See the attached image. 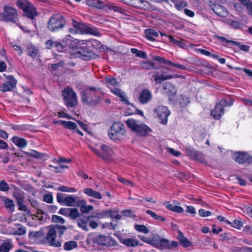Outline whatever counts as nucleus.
Returning a JSON list of instances; mask_svg holds the SVG:
<instances>
[{"instance_id": "nucleus-1", "label": "nucleus", "mask_w": 252, "mask_h": 252, "mask_svg": "<svg viewBox=\"0 0 252 252\" xmlns=\"http://www.w3.org/2000/svg\"><path fill=\"white\" fill-rule=\"evenodd\" d=\"M17 6L23 11V16L32 20V23L36 27V22L35 18L38 15L36 8L27 0H18Z\"/></svg>"}, {"instance_id": "nucleus-2", "label": "nucleus", "mask_w": 252, "mask_h": 252, "mask_svg": "<svg viewBox=\"0 0 252 252\" xmlns=\"http://www.w3.org/2000/svg\"><path fill=\"white\" fill-rule=\"evenodd\" d=\"M99 92L94 88L86 89L81 94V101L84 104L95 105L102 100Z\"/></svg>"}, {"instance_id": "nucleus-3", "label": "nucleus", "mask_w": 252, "mask_h": 252, "mask_svg": "<svg viewBox=\"0 0 252 252\" xmlns=\"http://www.w3.org/2000/svg\"><path fill=\"white\" fill-rule=\"evenodd\" d=\"M126 123L131 131L135 132L137 136H146L152 131L144 123H139L133 119H128Z\"/></svg>"}, {"instance_id": "nucleus-4", "label": "nucleus", "mask_w": 252, "mask_h": 252, "mask_svg": "<svg viewBox=\"0 0 252 252\" xmlns=\"http://www.w3.org/2000/svg\"><path fill=\"white\" fill-rule=\"evenodd\" d=\"M72 26L73 28H70L69 29V34L68 36L69 38L68 39L70 40V42L69 44V46L70 48L72 50L71 53L75 55L79 53V51L78 50L79 41L77 39L75 38L76 35L79 32V23L77 21L73 19Z\"/></svg>"}, {"instance_id": "nucleus-5", "label": "nucleus", "mask_w": 252, "mask_h": 252, "mask_svg": "<svg viewBox=\"0 0 252 252\" xmlns=\"http://www.w3.org/2000/svg\"><path fill=\"white\" fill-rule=\"evenodd\" d=\"M65 23L66 21L62 15L54 14L48 21L47 28L51 32H55L63 29Z\"/></svg>"}, {"instance_id": "nucleus-6", "label": "nucleus", "mask_w": 252, "mask_h": 252, "mask_svg": "<svg viewBox=\"0 0 252 252\" xmlns=\"http://www.w3.org/2000/svg\"><path fill=\"white\" fill-rule=\"evenodd\" d=\"M65 105L68 108L73 107L77 104L76 94L69 87L65 88L62 92Z\"/></svg>"}, {"instance_id": "nucleus-7", "label": "nucleus", "mask_w": 252, "mask_h": 252, "mask_svg": "<svg viewBox=\"0 0 252 252\" xmlns=\"http://www.w3.org/2000/svg\"><path fill=\"white\" fill-rule=\"evenodd\" d=\"M125 133L124 124L120 122H115L111 126V129L109 132V136L111 139L116 140L120 139Z\"/></svg>"}, {"instance_id": "nucleus-8", "label": "nucleus", "mask_w": 252, "mask_h": 252, "mask_svg": "<svg viewBox=\"0 0 252 252\" xmlns=\"http://www.w3.org/2000/svg\"><path fill=\"white\" fill-rule=\"evenodd\" d=\"M2 20L7 22L15 23L18 19V14L16 9L8 6L3 7V12L0 14Z\"/></svg>"}, {"instance_id": "nucleus-9", "label": "nucleus", "mask_w": 252, "mask_h": 252, "mask_svg": "<svg viewBox=\"0 0 252 252\" xmlns=\"http://www.w3.org/2000/svg\"><path fill=\"white\" fill-rule=\"evenodd\" d=\"M88 41V40H80V59L86 61L94 56L91 47L87 44Z\"/></svg>"}, {"instance_id": "nucleus-10", "label": "nucleus", "mask_w": 252, "mask_h": 252, "mask_svg": "<svg viewBox=\"0 0 252 252\" xmlns=\"http://www.w3.org/2000/svg\"><path fill=\"white\" fill-rule=\"evenodd\" d=\"M93 243L101 245L111 246L116 244V241L109 236H104L101 234L96 235L92 238Z\"/></svg>"}, {"instance_id": "nucleus-11", "label": "nucleus", "mask_w": 252, "mask_h": 252, "mask_svg": "<svg viewBox=\"0 0 252 252\" xmlns=\"http://www.w3.org/2000/svg\"><path fill=\"white\" fill-rule=\"evenodd\" d=\"M154 112L157 115L161 124L165 125L167 123V117L170 115V111L166 106H158L154 109Z\"/></svg>"}, {"instance_id": "nucleus-12", "label": "nucleus", "mask_w": 252, "mask_h": 252, "mask_svg": "<svg viewBox=\"0 0 252 252\" xmlns=\"http://www.w3.org/2000/svg\"><path fill=\"white\" fill-rule=\"evenodd\" d=\"M226 105V100L222 99L217 103L214 109L211 112V115L216 120H219L224 114V105Z\"/></svg>"}, {"instance_id": "nucleus-13", "label": "nucleus", "mask_w": 252, "mask_h": 252, "mask_svg": "<svg viewBox=\"0 0 252 252\" xmlns=\"http://www.w3.org/2000/svg\"><path fill=\"white\" fill-rule=\"evenodd\" d=\"M57 237L56 231L53 228L52 226H49V230L46 234V239L49 245L54 247H60L61 243L56 240Z\"/></svg>"}, {"instance_id": "nucleus-14", "label": "nucleus", "mask_w": 252, "mask_h": 252, "mask_svg": "<svg viewBox=\"0 0 252 252\" xmlns=\"http://www.w3.org/2000/svg\"><path fill=\"white\" fill-rule=\"evenodd\" d=\"M17 81L13 76H9L8 80L0 86V90L3 93L11 91L16 87Z\"/></svg>"}, {"instance_id": "nucleus-15", "label": "nucleus", "mask_w": 252, "mask_h": 252, "mask_svg": "<svg viewBox=\"0 0 252 252\" xmlns=\"http://www.w3.org/2000/svg\"><path fill=\"white\" fill-rule=\"evenodd\" d=\"M80 33L90 34L95 36H100V34L95 29L80 22Z\"/></svg>"}, {"instance_id": "nucleus-16", "label": "nucleus", "mask_w": 252, "mask_h": 252, "mask_svg": "<svg viewBox=\"0 0 252 252\" xmlns=\"http://www.w3.org/2000/svg\"><path fill=\"white\" fill-rule=\"evenodd\" d=\"M186 152L188 156L191 158L198 160L200 162H203L204 160L202 154L198 151H196L193 148L190 146L187 147Z\"/></svg>"}, {"instance_id": "nucleus-17", "label": "nucleus", "mask_w": 252, "mask_h": 252, "mask_svg": "<svg viewBox=\"0 0 252 252\" xmlns=\"http://www.w3.org/2000/svg\"><path fill=\"white\" fill-rule=\"evenodd\" d=\"M233 158L240 164L252 163V157L244 153H238L233 156Z\"/></svg>"}, {"instance_id": "nucleus-18", "label": "nucleus", "mask_w": 252, "mask_h": 252, "mask_svg": "<svg viewBox=\"0 0 252 252\" xmlns=\"http://www.w3.org/2000/svg\"><path fill=\"white\" fill-rule=\"evenodd\" d=\"M111 91L116 95L119 97L121 101L124 104L126 105L130 104V102L127 100V97L125 96V92H123L121 90L117 88V87L111 88Z\"/></svg>"}, {"instance_id": "nucleus-19", "label": "nucleus", "mask_w": 252, "mask_h": 252, "mask_svg": "<svg viewBox=\"0 0 252 252\" xmlns=\"http://www.w3.org/2000/svg\"><path fill=\"white\" fill-rule=\"evenodd\" d=\"M211 8L215 13L221 17H226L228 15V11L223 6L215 3L212 4Z\"/></svg>"}, {"instance_id": "nucleus-20", "label": "nucleus", "mask_w": 252, "mask_h": 252, "mask_svg": "<svg viewBox=\"0 0 252 252\" xmlns=\"http://www.w3.org/2000/svg\"><path fill=\"white\" fill-rule=\"evenodd\" d=\"M101 150L102 155H100V157L105 160H110V158L113 155L112 149L108 146L102 145L101 146Z\"/></svg>"}, {"instance_id": "nucleus-21", "label": "nucleus", "mask_w": 252, "mask_h": 252, "mask_svg": "<svg viewBox=\"0 0 252 252\" xmlns=\"http://www.w3.org/2000/svg\"><path fill=\"white\" fill-rule=\"evenodd\" d=\"M152 98L151 93L147 89L142 90L139 96V100L141 104H146Z\"/></svg>"}, {"instance_id": "nucleus-22", "label": "nucleus", "mask_w": 252, "mask_h": 252, "mask_svg": "<svg viewBox=\"0 0 252 252\" xmlns=\"http://www.w3.org/2000/svg\"><path fill=\"white\" fill-rule=\"evenodd\" d=\"M54 124H61L65 128H68L71 130H75L76 129V132L79 133V130L77 129V125L72 122L70 121H65L60 120L58 121H54Z\"/></svg>"}, {"instance_id": "nucleus-23", "label": "nucleus", "mask_w": 252, "mask_h": 252, "mask_svg": "<svg viewBox=\"0 0 252 252\" xmlns=\"http://www.w3.org/2000/svg\"><path fill=\"white\" fill-rule=\"evenodd\" d=\"M88 5L98 9H103L105 7V4L103 1L100 0H86Z\"/></svg>"}, {"instance_id": "nucleus-24", "label": "nucleus", "mask_w": 252, "mask_h": 252, "mask_svg": "<svg viewBox=\"0 0 252 252\" xmlns=\"http://www.w3.org/2000/svg\"><path fill=\"white\" fill-rule=\"evenodd\" d=\"M4 205V207L10 213L14 212L15 210V204L12 199H9L6 197H4L1 201Z\"/></svg>"}, {"instance_id": "nucleus-25", "label": "nucleus", "mask_w": 252, "mask_h": 252, "mask_svg": "<svg viewBox=\"0 0 252 252\" xmlns=\"http://www.w3.org/2000/svg\"><path fill=\"white\" fill-rule=\"evenodd\" d=\"M156 84H160L162 81L171 79L174 77L173 75H164L163 74H159L158 72H156L153 75Z\"/></svg>"}, {"instance_id": "nucleus-26", "label": "nucleus", "mask_w": 252, "mask_h": 252, "mask_svg": "<svg viewBox=\"0 0 252 252\" xmlns=\"http://www.w3.org/2000/svg\"><path fill=\"white\" fill-rule=\"evenodd\" d=\"M177 239L184 247L188 248L192 246V243L184 236L183 233L180 230L178 231Z\"/></svg>"}, {"instance_id": "nucleus-27", "label": "nucleus", "mask_w": 252, "mask_h": 252, "mask_svg": "<svg viewBox=\"0 0 252 252\" xmlns=\"http://www.w3.org/2000/svg\"><path fill=\"white\" fill-rule=\"evenodd\" d=\"M84 192L88 196L93 197L96 199H102V195L99 191H94L91 188H85Z\"/></svg>"}, {"instance_id": "nucleus-28", "label": "nucleus", "mask_w": 252, "mask_h": 252, "mask_svg": "<svg viewBox=\"0 0 252 252\" xmlns=\"http://www.w3.org/2000/svg\"><path fill=\"white\" fill-rule=\"evenodd\" d=\"M144 33L146 38L152 41H155L154 37H158V32L154 29H146L145 30Z\"/></svg>"}, {"instance_id": "nucleus-29", "label": "nucleus", "mask_w": 252, "mask_h": 252, "mask_svg": "<svg viewBox=\"0 0 252 252\" xmlns=\"http://www.w3.org/2000/svg\"><path fill=\"white\" fill-rule=\"evenodd\" d=\"M12 141L18 147L22 148L27 145V141L25 139L14 136L12 138Z\"/></svg>"}, {"instance_id": "nucleus-30", "label": "nucleus", "mask_w": 252, "mask_h": 252, "mask_svg": "<svg viewBox=\"0 0 252 252\" xmlns=\"http://www.w3.org/2000/svg\"><path fill=\"white\" fill-rule=\"evenodd\" d=\"M168 37L171 42H172L174 45L178 46L180 48L183 49H186L187 48V46L185 43L186 41L185 40L181 39V40H178L175 39L171 35H168Z\"/></svg>"}, {"instance_id": "nucleus-31", "label": "nucleus", "mask_w": 252, "mask_h": 252, "mask_svg": "<svg viewBox=\"0 0 252 252\" xmlns=\"http://www.w3.org/2000/svg\"><path fill=\"white\" fill-rule=\"evenodd\" d=\"M13 247L12 241L6 240L0 246V252H8Z\"/></svg>"}, {"instance_id": "nucleus-32", "label": "nucleus", "mask_w": 252, "mask_h": 252, "mask_svg": "<svg viewBox=\"0 0 252 252\" xmlns=\"http://www.w3.org/2000/svg\"><path fill=\"white\" fill-rule=\"evenodd\" d=\"M121 243L126 247H135L138 245V242L133 238H126L121 240Z\"/></svg>"}, {"instance_id": "nucleus-33", "label": "nucleus", "mask_w": 252, "mask_h": 252, "mask_svg": "<svg viewBox=\"0 0 252 252\" xmlns=\"http://www.w3.org/2000/svg\"><path fill=\"white\" fill-rule=\"evenodd\" d=\"M77 197H75L73 195H67L66 196L64 205L67 206H75L77 205Z\"/></svg>"}, {"instance_id": "nucleus-34", "label": "nucleus", "mask_w": 252, "mask_h": 252, "mask_svg": "<svg viewBox=\"0 0 252 252\" xmlns=\"http://www.w3.org/2000/svg\"><path fill=\"white\" fill-rule=\"evenodd\" d=\"M170 250V242L168 239L159 238V250Z\"/></svg>"}, {"instance_id": "nucleus-35", "label": "nucleus", "mask_w": 252, "mask_h": 252, "mask_svg": "<svg viewBox=\"0 0 252 252\" xmlns=\"http://www.w3.org/2000/svg\"><path fill=\"white\" fill-rule=\"evenodd\" d=\"M77 243L74 241L66 242L63 245V249L65 251H71L74 248H77Z\"/></svg>"}, {"instance_id": "nucleus-36", "label": "nucleus", "mask_w": 252, "mask_h": 252, "mask_svg": "<svg viewBox=\"0 0 252 252\" xmlns=\"http://www.w3.org/2000/svg\"><path fill=\"white\" fill-rule=\"evenodd\" d=\"M87 44L91 47L95 49H100L102 46L100 42L95 39H89Z\"/></svg>"}, {"instance_id": "nucleus-37", "label": "nucleus", "mask_w": 252, "mask_h": 252, "mask_svg": "<svg viewBox=\"0 0 252 252\" xmlns=\"http://www.w3.org/2000/svg\"><path fill=\"white\" fill-rule=\"evenodd\" d=\"M140 66L142 68L147 70L158 69L157 67H155L154 63L148 61H143L141 62Z\"/></svg>"}, {"instance_id": "nucleus-38", "label": "nucleus", "mask_w": 252, "mask_h": 252, "mask_svg": "<svg viewBox=\"0 0 252 252\" xmlns=\"http://www.w3.org/2000/svg\"><path fill=\"white\" fill-rule=\"evenodd\" d=\"M105 81L106 83L107 84L108 87L110 89L111 88L110 85L114 87L119 86V83L117 81L116 78L109 77L106 78Z\"/></svg>"}, {"instance_id": "nucleus-39", "label": "nucleus", "mask_w": 252, "mask_h": 252, "mask_svg": "<svg viewBox=\"0 0 252 252\" xmlns=\"http://www.w3.org/2000/svg\"><path fill=\"white\" fill-rule=\"evenodd\" d=\"M16 227V230L14 232V234L18 235H22L26 233V229L21 224L17 223L15 224Z\"/></svg>"}, {"instance_id": "nucleus-40", "label": "nucleus", "mask_w": 252, "mask_h": 252, "mask_svg": "<svg viewBox=\"0 0 252 252\" xmlns=\"http://www.w3.org/2000/svg\"><path fill=\"white\" fill-rule=\"evenodd\" d=\"M52 227L56 231V233H58L60 237H61L63 234L64 232L67 230V228L65 226H62L58 224L52 226Z\"/></svg>"}, {"instance_id": "nucleus-41", "label": "nucleus", "mask_w": 252, "mask_h": 252, "mask_svg": "<svg viewBox=\"0 0 252 252\" xmlns=\"http://www.w3.org/2000/svg\"><path fill=\"white\" fill-rule=\"evenodd\" d=\"M166 208L170 211L178 213H182L184 212V209L182 207L178 206H175L171 204L167 205Z\"/></svg>"}, {"instance_id": "nucleus-42", "label": "nucleus", "mask_w": 252, "mask_h": 252, "mask_svg": "<svg viewBox=\"0 0 252 252\" xmlns=\"http://www.w3.org/2000/svg\"><path fill=\"white\" fill-rule=\"evenodd\" d=\"M27 52L28 56L32 58H34L38 54V49L31 45L28 47Z\"/></svg>"}, {"instance_id": "nucleus-43", "label": "nucleus", "mask_w": 252, "mask_h": 252, "mask_svg": "<svg viewBox=\"0 0 252 252\" xmlns=\"http://www.w3.org/2000/svg\"><path fill=\"white\" fill-rule=\"evenodd\" d=\"M131 52L132 53L136 55L137 57H140L143 59L147 58V55L143 51H139L136 48H131Z\"/></svg>"}, {"instance_id": "nucleus-44", "label": "nucleus", "mask_w": 252, "mask_h": 252, "mask_svg": "<svg viewBox=\"0 0 252 252\" xmlns=\"http://www.w3.org/2000/svg\"><path fill=\"white\" fill-rule=\"evenodd\" d=\"M232 45L237 46L241 50H243L245 52H248L250 48L249 45L241 44L240 43L236 41L232 42Z\"/></svg>"}, {"instance_id": "nucleus-45", "label": "nucleus", "mask_w": 252, "mask_h": 252, "mask_svg": "<svg viewBox=\"0 0 252 252\" xmlns=\"http://www.w3.org/2000/svg\"><path fill=\"white\" fill-rule=\"evenodd\" d=\"M227 23L229 26L235 29L240 28L242 25V24L238 21L229 20L228 21Z\"/></svg>"}, {"instance_id": "nucleus-46", "label": "nucleus", "mask_w": 252, "mask_h": 252, "mask_svg": "<svg viewBox=\"0 0 252 252\" xmlns=\"http://www.w3.org/2000/svg\"><path fill=\"white\" fill-rule=\"evenodd\" d=\"M16 202L20 200H24L25 198L24 193L22 191H16L13 194Z\"/></svg>"}, {"instance_id": "nucleus-47", "label": "nucleus", "mask_w": 252, "mask_h": 252, "mask_svg": "<svg viewBox=\"0 0 252 252\" xmlns=\"http://www.w3.org/2000/svg\"><path fill=\"white\" fill-rule=\"evenodd\" d=\"M26 153L29 156L36 158H40L43 157V154L34 150L32 151L31 152H26Z\"/></svg>"}, {"instance_id": "nucleus-48", "label": "nucleus", "mask_w": 252, "mask_h": 252, "mask_svg": "<svg viewBox=\"0 0 252 252\" xmlns=\"http://www.w3.org/2000/svg\"><path fill=\"white\" fill-rule=\"evenodd\" d=\"M66 195L65 194L63 193H60L58 192L57 194V200L58 203H60L61 204H64L65 203V199H66Z\"/></svg>"}, {"instance_id": "nucleus-49", "label": "nucleus", "mask_w": 252, "mask_h": 252, "mask_svg": "<svg viewBox=\"0 0 252 252\" xmlns=\"http://www.w3.org/2000/svg\"><path fill=\"white\" fill-rule=\"evenodd\" d=\"M135 229L141 232L147 234L149 233V230L144 225L136 224L134 226Z\"/></svg>"}, {"instance_id": "nucleus-50", "label": "nucleus", "mask_w": 252, "mask_h": 252, "mask_svg": "<svg viewBox=\"0 0 252 252\" xmlns=\"http://www.w3.org/2000/svg\"><path fill=\"white\" fill-rule=\"evenodd\" d=\"M146 213L150 215L152 217L157 220H160L161 221H164L165 219L162 216H160L156 214L154 212L151 210H148L146 211Z\"/></svg>"}, {"instance_id": "nucleus-51", "label": "nucleus", "mask_w": 252, "mask_h": 252, "mask_svg": "<svg viewBox=\"0 0 252 252\" xmlns=\"http://www.w3.org/2000/svg\"><path fill=\"white\" fill-rule=\"evenodd\" d=\"M9 189L8 184L4 181L1 180L0 181V191H8Z\"/></svg>"}, {"instance_id": "nucleus-52", "label": "nucleus", "mask_w": 252, "mask_h": 252, "mask_svg": "<svg viewBox=\"0 0 252 252\" xmlns=\"http://www.w3.org/2000/svg\"><path fill=\"white\" fill-rule=\"evenodd\" d=\"M94 207L92 205H85L80 206V211L82 213H87L90 211L93 210Z\"/></svg>"}, {"instance_id": "nucleus-53", "label": "nucleus", "mask_w": 252, "mask_h": 252, "mask_svg": "<svg viewBox=\"0 0 252 252\" xmlns=\"http://www.w3.org/2000/svg\"><path fill=\"white\" fill-rule=\"evenodd\" d=\"M168 65L173 66L175 68H179L181 70H186L187 67L184 65L179 63H175L169 61Z\"/></svg>"}, {"instance_id": "nucleus-54", "label": "nucleus", "mask_w": 252, "mask_h": 252, "mask_svg": "<svg viewBox=\"0 0 252 252\" xmlns=\"http://www.w3.org/2000/svg\"><path fill=\"white\" fill-rule=\"evenodd\" d=\"M52 220L55 222L61 223L63 224L64 223V220L61 217L57 215H53L52 217Z\"/></svg>"}, {"instance_id": "nucleus-55", "label": "nucleus", "mask_w": 252, "mask_h": 252, "mask_svg": "<svg viewBox=\"0 0 252 252\" xmlns=\"http://www.w3.org/2000/svg\"><path fill=\"white\" fill-rule=\"evenodd\" d=\"M163 88L166 92L172 91V89H174V87L169 82H166L163 85Z\"/></svg>"}, {"instance_id": "nucleus-56", "label": "nucleus", "mask_w": 252, "mask_h": 252, "mask_svg": "<svg viewBox=\"0 0 252 252\" xmlns=\"http://www.w3.org/2000/svg\"><path fill=\"white\" fill-rule=\"evenodd\" d=\"M57 189L63 192H74L76 191L74 188H70L64 186L59 187Z\"/></svg>"}, {"instance_id": "nucleus-57", "label": "nucleus", "mask_w": 252, "mask_h": 252, "mask_svg": "<svg viewBox=\"0 0 252 252\" xmlns=\"http://www.w3.org/2000/svg\"><path fill=\"white\" fill-rule=\"evenodd\" d=\"M69 217L72 219H75L79 216V213L76 208H70L69 212Z\"/></svg>"}, {"instance_id": "nucleus-58", "label": "nucleus", "mask_w": 252, "mask_h": 252, "mask_svg": "<svg viewBox=\"0 0 252 252\" xmlns=\"http://www.w3.org/2000/svg\"><path fill=\"white\" fill-rule=\"evenodd\" d=\"M54 47L57 49L58 51L60 52H63L65 49V47L58 41H55Z\"/></svg>"}, {"instance_id": "nucleus-59", "label": "nucleus", "mask_w": 252, "mask_h": 252, "mask_svg": "<svg viewBox=\"0 0 252 252\" xmlns=\"http://www.w3.org/2000/svg\"><path fill=\"white\" fill-rule=\"evenodd\" d=\"M154 60L158 62L161 63H163L164 64L167 65L168 64V63L169 60H165L164 58H162L159 56H155L154 58Z\"/></svg>"}, {"instance_id": "nucleus-60", "label": "nucleus", "mask_w": 252, "mask_h": 252, "mask_svg": "<svg viewBox=\"0 0 252 252\" xmlns=\"http://www.w3.org/2000/svg\"><path fill=\"white\" fill-rule=\"evenodd\" d=\"M53 199V196L51 193L46 194L43 196V201L48 203H52Z\"/></svg>"}, {"instance_id": "nucleus-61", "label": "nucleus", "mask_w": 252, "mask_h": 252, "mask_svg": "<svg viewBox=\"0 0 252 252\" xmlns=\"http://www.w3.org/2000/svg\"><path fill=\"white\" fill-rule=\"evenodd\" d=\"M110 210H103L97 214L96 216L99 218H103L109 216Z\"/></svg>"}, {"instance_id": "nucleus-62", "label": "nucleus", "mask_w": 252, "mask_h": 252, "mask_svg": "<svg viewBox=\"0 0 252 252\" xmlns=\"http://www.w3.org/2000/svg\"><path fill=\"white\" fill-rule=\"evenodd\" d=\"M63 66V62L61 61L57 63L52 64L51 66V69L52 70H56L58 69L60 67H62Z\"/></svg>"}, {"instance_id": "nucleus-63", "label": "nucleus", "mask_w": 252, "mask_h": 252, "mask_svg": "<svg viewBox=\"0 0 252 252\" xmlns=\"http://www.w3.org/2000/svg\"><path fill=\"white\" fill-rule=\"evenodd\" d=\"M80 126L89 134H92V132L89 129V126L87 124L80 122Z\"/></svg>"}, {"instance_id": "nucleus-64", "label": "nucleus", "mask_w": 252, "mask_h": 252, "mask_svg": "<svg viewBox=\"0 0 252 252\" xmlns=\"http://www.w3.org/2000/svg\"><path fill=\"white\" fill-rule=\"evenodd\" d=\"M198 213L199 215L202 217L210 216L212 214L211 212L206 211L204 209H200L198 211Z\"/></svg>"}]
</instances>
